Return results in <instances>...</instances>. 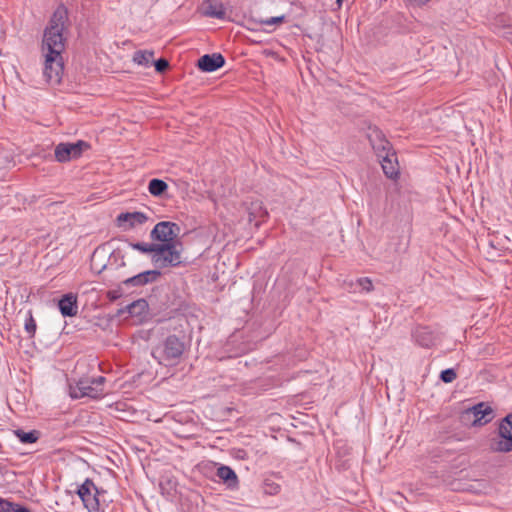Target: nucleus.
I'll list each match as a JSON object with an SVG mask.
<instances>
[{"label":"nucleus","instance_id":"f257e3e1","mask_svg":"<svg viewBox=\"0 0 512 512\" xmlns=\"http://www.w3.org/2000/svg\"><path fill=\"white\" fill-rule=\"evenodd\" d=\"M188 348L185 335L170 334L153 347L151 355L160 365L172 367L180 363Z\"/></svg>","mask_w":512,"mask_h":512},{"label":"nucleus","instance_id":"f03ea898","mask_svg":"<svg viewBox=\"0 0 512 512\" xmlns=\"http://www.w3.org/2000/svg\"><path fill=\"white\" fill-rule=\"evenodd\" d=\"M371 131L368 137L377 156L381 158L384 174L389 179H397L399 177V165L395 151H391V144L385 139L382 131L377 127H374Z\"/></svg>","mask_w":512,"mask_h":512},{"label":"nucleus","instance_id":"7ed1b4c3","mask_svg":"<svg viewBox=\"0 0 512 512\" xmlns=\"http://www.w3.org/2000/svg\"><path fill=\"white\" fill-rule=\"evenodd\" d=\"M498 438L490 442V449L493 452L509 453L512 451V412L501 419L498 430Z\"/></svg>","mask_w":512,"mask_h":512},{"label":"nucleus","instance_id":"20e7f679","mask_svg":"<svg viewBox=\"0 0 512 512\" xmlns=\"http://www.w3.org/2000/svg\"><path fill=\"white\" fill-rule=\"evenodd\" d=\"M90 147V144L84 140H78L74 143L61 142L55 146V159L59 163L78 159L86 150L90 149Z\"/></svg>","mask_w":512,"mask_h":512},{"label":"nucleus","instance_id":"39448f33","mask_svg":"<svg viewBox=\"0 0 512 512\" xmlns=\"http://www.w3.org/2000/svg\"><path fill=\"white\" fill-rule=\"evenodd\" d=\"M64 71L62 55L56 52L45 54L43 75L48 83L58 85L61 82Z\"/></svg>","mask_w":512,"mask_h":512},{"label":"nucleus","instance_id":"423d86ee","mask_svg":"<svg viewBox=\"0 0 512 512\" xmlns=\"http://www.w3.org/2000/svg\"><path fill=\"white\" fill-rule=\"evenodd\" d=\"M493 418V410L485 402H480L466 409L462 415V421H471L472 426H483Z\"/></svg>","mask_w":512,"mask_h":512},{"label":"nucleus","instance_id":"0eeeda50","mask_svg":"<svg viewBox=\"0 0 512 512\" xmlns=\"http://www.w3.org/2000/svg\"><path fill=\"white\" fill-rule=\"evenodd\" d=\"M180 227L177 223L161 221L150 232V238L154 243H163L178 237Z\"/></svg>","mask_w":512,"mask_h":512},{"label":"nucleus","instance_id":"6e6552de","mask_svg":"<svg viewBox=\"0 0 512 512\" xmlns=\"http://www.w3.org/2000/svg\"><path fill=\"white\" fill-rule=\"evenodd\" d=\"M93 488H95L93 480L86 478L85 481L78 486L76 493L89 512H98L100 509V499H98L96 495H93Z\"/></svg>","mask_w":512,"mask_h":512},{"label":"nucleus","instance_id":"1a4fd4ad","mask_svg":"<svg viewBox=\"0 0 512 512\" xmlns=\"http://www.w3.org/2000/svg\"><path fill=\"white\" fill-rule=\"evenodd\" d=\"M91 378H80L76 385L70 386V396L72 398L78 399L83 397L90 398H98L103 393V388L94 387V384H91Z\"/></svg>","mask_w":512,"mask_h":512},{"label":"nucleus","instance_id":"9d476101","mask_svg":"<svg viewBox=\"0 0 512 512\" xmlns=\"http://www.w3.org/2000/svg\"><path fill=\"white\" fill-rule=\"evenodd\" d=\"M161 276H162V273L159 269L146 270V271L140 272L134 276L126 278L125 280H123L121 282V285L126 288L142 287L147 284H152V283L157 282Z\"/></svg>","mask_w":512,"mask_h":512},{"label":"nucleus","instance_id":"9b49d317","mask_svg":"<svg viewBox=\"0 0 512 512\" xmlns=\"http://www.w3.org/2000/svg\"><path fill=\"white\" fill-rule=\"evenodd\" d=\"M42 47L47 50V53L56 52L57 55H62L65 49L63 33L45 28Z\"/></svg>","mask_w":512,"mask_h":512},{"label":"nucleus","instance_id":"f8f14e48","mask_svg":"<svg viewBox=\"0 0 512 512\" xmlns=\"http://www.w3.org/2000/svg\"><path fill=\"white\" fill-rule=\"evenodd\" d=\"M148 216L139 211L120 213L116 218L118 227H122L125 231L134 228L136 225L146 223Z\"/></svg>","mask_w":512,"mask_h":512},{"label":"nucleus","instance_id":"ddd939ff","mask_svg":"<svg viewBox=\"0 0 512 512\" xmlns=\"http://www.w3.org/2000/svg\"><path fill=\"white\" fill-rule=\"evenodd\" d=\"M225 58L221 53L205 54L197 60V67L202 72H214L225 65Z\"/></svg>","mask_w":512,"mask_h":512},{"label":"nucleus","instance_id":"4468645a","mask_svg":"<svg viewBox=\"0 0 512 512\" xmlns=\"http://www.w3.org/2000/svg\"><path fill=\"white\" fill-rule=\"evenodd\" d=\"M244 205L248 213L249 222L255 221L256 227H259L260 222L266 220L269 216L263 202L259 199L251 200L249 202L247 201Z\"/></svg>","mask_w":512,"mask_h":512},{"label":"nucleus","instance_id":"2eb2a0df","mask_svg":"<svg viewBox=\"0 0 512 512\" xmlns=\"http://www.w3.org/2000/svg\"><path fill=\"white\" fill-rule=\"evenodd\" d=\"M57 307L63 317H74L78 313V297L69 292L62 295L57 303Z\"/></svg>","mask_w":512,"mask_h":512},{"label":"nucleus","instance_id":"dca6fc26","mask_svg":"<svg viewBox=\"0 0 512 512\" xmlns=\"http://www.w3.org/2000/svg\"><path fill=\"white\" fill-rule=\"evenodd\" d=\"M68 21V9L63 5H59L53 12L46 29L59 31L63 33L66 22Z\"/></svg>","mask_w":512,"mask_h":512},{"label":"nucleus","instance_id":"f3484780","mask_svg":"<svg viewBox=\"0 0 512 512\" xmlns=\"http://www.w3.org/2000/svg\"><path fill=\"white\" fill-rule=\"evenodd\" d=\"M152 263L159 270L167 267H177L182 263L181 253L179 250L165 251V254L160 256V260L158 262Z\"/></svg>","mask_w":512,"mask_h":512},{"label":"nucleus","instance_id":"a211bd4d","mask_svg":"<svg viewBox=\"0 0 512 512\" xmlns=\"http://www.w3.org/2000/svg\"><path fill=\"white\" fill-rule=\"evenodd\" d=\"M216 475L222 480L229 488H236L238 486V476L236 472L229 466L220 465L217 468Z\"/></svg>","mask_w":512,"mask_h":512},{"label":"nucleus","instance_id":"6ab92c4d","mask_svg":"<svg viewBox=\"0 0 512 512\" xmlns=\"http://www.w3.org/2000/svg\"><path fill=\"white\" fill-rule=\"evenodd\" d=\"M204 14L208 17L223 20L226 18V9L221 0H207Z\"/></svg>","mask_w":512,"mask_h":512},{"label":"nucleus","instance_id":"aec40b11","mask_svg":"<svg viewBox=\"0 0 512 512\" xmlns=\"http://www.w3.org/2000/svg\"><path fill=\"white\" fill-rule=\"evenodd\" d=\"M413 336L416 342L422 347H430L434 341L433 334L428 327L421 326L416 328Z\"/></svg>","mask_w":512,"mask_h":512},{"label":"nucleus","instance_id":"412c9836","mask_svg":"<svg viewBox=\"0 0 512 512\" xmlns=\"http://www.w3.org/2000/svg\"><path fill=\"white\" fill-rule=\"evenodd\" d=\"M13 433L19 439V441L23 444L36 443L41 437V432L36 429L26 432L23 429L18 428V429L13 430Z\"/></svg>","mask_w":512,"mask_h":512},{"label":"nucleus","instance_id":"4be33fe9","mask_svg":"<svg viewBox=\"0 0 512 512\" xmlns=\"http://www.w3.org/2000/svg\"><path fill=\"white\" fill-rule=\"evenodd\" d=\"M148 309V302L143 298L138 299L126 306L127 312L131 316L136 317H145L146 313L148 312Z\"/></svg>","mask_w":512,"mask_h":512},{"label":"nucleus","instance_id":"5701e85b","mask_svg":"<svg viewBox=\"0 0 512 512\" xmlns=\"http://www.w3.org/2000/svg\"><path fill=\"white\" fill-rule=\"evenodd\" d=\"M178 244L181 245L180 241L177 238H173V240H169L163 243H156L157 254H153L151 256V262H158L160 260V256L165 254V251L178 250Z\"/></svg>","mask_w":512,"mask_h":512},{"label":"nucleus","instance_id":"b1692460","mask_svg":"<svg viewBox=\"0 0 512 512\" xmlns=\"http://www.w3.org/2000/svg\"><path fill=\"white\" fill-rule=\"evenodd\" d=\"M168 190V184L158 178H153L148 183V191L154 197H163Z\"/></svg>","mask_w":512,"mask_h":512},{"label":"nucleus","instance_id":"393cba45","mask_svg":"<svg viewBox=\"0 0 512 512\" xmlns=\"http://www.w3.org/2000/svg\"><path fill=\"white\" fill-rule=\"evenodd\" d=\"M108 265L116 269L126 266L125 254L120 248L114 249L108 258Z\"/></svg>","mask_w":512,"mask_h":512},{"label":"nucleus","instance_id":"a878e982","mask_svg":"<svg viewBox=\"0 0 512 512\" xmlns=\"http://www.w3.org/2000/svg\"><path fill=\"white\" fill-rule=\"evenodd\" d=\"M154 57V51L138 50L133 55V61L138 65L149 66Z\"/></svg>","mask_w":512,"mask_h":512},{"label":"nucleus","instance_id":"bb28decb","mask_svg":"<svg viewBox=\"0 0 512 512\" xmlns=\"http://www.w3.org/2000/svg\"><path fill=\"white\" fill-rule=\"evenodd\" d=\"M0 512H30V510L25 506L0 498Z\"/></svg>","mask_w":512,"mask_h":512},{"label":"nucleus","instance_id":"cd10ccee","mask_svg":"<svg viewBox=\"0 0 512 512\" xmlns=\"http://www.w3.org/2000/svg\"><path fill=\"white\" fill-rule=\"evenodd\" d=\"M129 246L137 251H140L141 253L148 254L152 253L157 254V247L156 243H145V242H136V243H129Z\"/></svg>","mask_w":512,"mask_h":512},{"label":"nucleus","instance_id":"c85d7f7f","mask_svg":"<svg viewBox=\"0 0 512 512\" xmlns=\"http://www.w3.org/2000/svg\"><path fill=\"white\" fill-rule=\"evenodd\" d=\"M24 329H25V332L27 333V337L29 339L34 338L36 329H37V324H36V321L33 317L31 310H29L27 313V317L25 319V324H24Z\"/></svg>","mask_w":512,"mask_h":512},{"label":"nucleus","instance_id":"c756f323","mask_svg":"<svg viewBox=\"0 0 512 512\" xmlns=\"http://www.w3.org/2000/svg\"><path fill=\"white\" fill-rule=\"evenodd\" d=\"M351 287L356 286L359 288L360 292H366L369 293L374 289L372 280L368 277H361L358 278L355 283L351 282Z\"/></svg>","mask_w":512,"mask_h":512},{"label":"nucleus","instance_id":"7c9ffc66","mask_svg":"<svg viewBox=\"0 0 512 512\" xmlns=\"http://www.w3.org/2000/svg\"><path fill=\"white\" fill-rule=\"evenodd\" d=\"M263 489L268 495H276L280 492L281 486L271 479H265L263 482Z\"/></svg>","mask_w":512,"mask_h":512},{"label":"nucleus","instance_id":"2f4dec72","mask_svg":"<svg viewBox=\"0 0 512 512\" xmlns=\"http://www.w3.org/2000/svg\"><path fill=\"white\" fill-rule=\"evenodd\" d=\"M457 378V373L453 368L442 370L439 379L444 383H452Z\"/></svg>","mask_w":512,"mask_h":512},{"label":"nucleus","instance_id":"473e14b6","mask_svg":"<svg viewBox=\"0 0 512 512\" xmlns=\"http://www.w3.org/2000/svg\"><path fill=\"white\" fill-rule=\"evenodd\" d=\"M153 65L158 73H165L170 67L169 61L163 57L153 61Z\"/></svg>","mask_w":512,"mask_h":512},{"label":"nucleus","instance_id":"72a5a7b5","mask_svg":"<svg viewBox=\"0 0 512 512\" xmlns=\"http://www.w3.org/2000/svg\"><path fill=\"white\" fill-rule=\"evenodd\" d=\"M123 287L124 286H122L120 284L118 289L107 291L106 297L108 298V300L111 301V302H114V301L118 300L119 298H121L123 296V294H124Z\"/></svg>","mask_w":512,"mask_h":512},{"label":"nucleus","instance_id":"f704fd0d","mask_svg":"<svg viewBox=\"0 0 512 512\" xmlns=\"http://www.w3.org/2000/svg\"><path fill=\"white\" fill-rule=\"evenodd\" d=\"M285 20V16H277V17H271L266 20H262L261 23L264 25H278L283 23Z\"/></svg>","mask_w":512,"mask_h":512},{"label":"nucleus","instance_id":"c9c22d12","mask_svg":"<svg viewBox=\"0 0 512 512\" xmlns=\"http://www.w3.org/2000/svg\"><path fill=\"white\" fill-rule=\"evenodd\" d=\"M159 486H160L162 491L167 489L168 490L167 491L168 494L170 493V490H174L175 489V483L172 480H170V479H166L165 481L163 479L160 480Z\"/></svg>","mask_w":512,"mask_h":512},{"label":"nucleus","instance_id":"e433bc0d","mask_svg":"<svg viewBox=\"0 0 512 512\" xmlns=\"http://www.w3.org/2000/svg\"><path fill=\"white\" fill-rule=\"evenodd\" d=\"M91 380H92V382H90V383L94 384V387L102 388V386L105 382V377H103V376L92 377Z\"/></svg>","mask_w":512,"mask_h":512},{"label":"nucleus","instance_id":"4c0bfd02","mask_svg":"<svg viewBox=\"0 0 512 512\" xmlns=\"http://www.w3.org/2000/svg\"><path fill=\"white\" fill-rule=\"evenodd\" d=\"M104 491L102 489H99L96 485H95V488H93V495H96V497L99 499L100 497V494L103 493Z\"/></svg>","mask_w":512,"mask_h":512},{"label":"nucleus","instance_id":"58836bf2","mask_svg":"<svg viewBox=\"0 0 512 512\" xmlns=\"http://www.w3.org/2000/svg\"><path fill=\"white\" fill-rule=\"evenodd\" d=\"M345 0H335V5H336V9L335 10H340L343 6V3H344Z\"/></svg>","mask_w":512,"mask_h":512},{"label":"nucleus","instance_id":"ea45409f","mask_svg":"<svg viewBox=\"0 0 512 512\" xmlns=\"http://www.w3.org/2000/svg\"><path fill=\"white\" fill-rule=\"evenodd\" d=\"M465 490L470 492H477V489L474 487V485H469Z\"/></svg>","mask_w":512,"mask_h":512},{"label":"nucleus","instance_id":"a19ab883","mask_svg":"<svg viewBox=\"0 0 512 512\" xmlns=\"http://www.w3.org/2000/svg\"><path fill=\"white\" fill-rule=\"evenodd\" d=\"M484 482V480L479 481V485L483 484Z\"/></svg>","mask_w":512,"mask_h":512}]
</instances>
